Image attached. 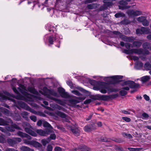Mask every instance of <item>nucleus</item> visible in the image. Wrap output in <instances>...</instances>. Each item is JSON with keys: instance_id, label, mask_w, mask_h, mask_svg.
<instances>
[{"instance_id": "nucleus-1", "label": "nucleus", "mask_w": 151, "mask_h": 151, "mask_svg": "<svg viewBox=\"0 0 151 151\" xmlns=\"http://www.w3.org/2000/svg\"><path fill=\"white\" fill-rule=\"evenodd\" d=\"M93 89L96 90H99L103 93H105L107 91L112 92L115 91L110 84L104 82L99 83L98 86H94Z\"/></svg>"}, {"instance_id": "nucleus-2", "label": "nucleus", "mask_w": 151, "mask_h": 151, "mask_svg": "<svg viewBox=\"0 0 151 151\" xmlns=\"http://www.w3.org/2000/svg\"><path fill=\"white\" fill-rule=\"evenodd\" d=\"M124 52L127 54H132L133 53L136 54L138 55L143 54L144 55H148L150 52L146 50H143L140 49H133L130 50H124Z\"/></svg>"}, {"instance_id": "nucleus-3", "label": "nucleus", "mask_w": 151, "mask_h": 151, "mask_svg": "<svg viewBox=\"0 0 151 151\" xmlns=\"http://www.w3.org/2000/svg\"><path fill=\"white\" fill-rule=\"evenodd\" d=\"M22 126L25 131L30 135L33 137L37 136V134L33 130V128L31 125L27 122H24Z\"/></svg>"}, {"instance_id": "nucleus-4", "label": "nucleus", "mask_w": 151, "mask_h": 151, "mask_svg": "<svg viewBox=\"0 0 151 151\" xmlns=\"http://www.w3.org/2000/svg\"><path fill=\"white\" fill-rule=\"evenodd\" d=\"M43 92H42L41 91H39L40 93L45 96H46L47 98L50 99L48 97V96L52 97L50 95L58 97V95L55 91L53 90H49L46 87H45L43 88Z\"/></svg>"}, {"instance_id": "nucleus-5", "label": "nucleus", "mask_w": 151, "mask_h": 151, "mask_svg": "<svg viewBox=\"0 0 151 151\" xmlns=\"http://www.w3.org/2000/svg\"><path fill=\"white\" fill-rule=\"evenodd\" d=\"M17 135L22 137H26L27 139H24L23 141L24 143L27 145H31L32 140H30L31 139L32 137L28 134L23 133L20 131H19L17 133Z\"/></svg>"}, {"instance_id": "nucleus-6", "label": "nucleus", "mask_w": 151, "mask_h": 151, "mask_svg": "<svg viewBox=\"0 0 151 151\" xmlns=\"http://www.w3.org/2000/svg\"><path fill=\"white\" fill-rule=\"evenodd\" d=\"M123 85H127L130 88L137 89L140 87L139 84L136 83L132 81H127L124 82Z\"/></svg>"}, {"instance_id": "nucleus-7", "label": "nucleus", "mask_w": 151, "mask_h": 151, "mask_svg": "<svg viewBox=\"0 0 151 151\" xmlns=\"http://www.w3.org/2000/svg\"><path fill=\"white\" fill-rule=\"evenodd\" d=\"M126 13L129 17H134L139 16L141 15L142 13V12L140 11L135 10L133 9L128 10Z\"/></svg>"}, {"instance_id": "nucleus-8", "label": "nucleus", "mask_w": 151, "mask_h": 151, "mask_svg": "<svg viewBox=\"0 0 151 151\" xmlns=\"http://www.w3.org/2000/svg\"><path fill=\"white\" fill-rule=\"evenodd\" d=\"M150 29L148 27H143L139 29H137L136 30V33L138 35L148 34L150 32Z\"/></svg>"}, {"instance_id": "nucleus-9", "label": "nucleus", "mask_w": 151, "mask_h": 151, "mask_svg": "<svg viewBox=\"0 0 151 151\" xmlns=\"http://www.w3.org/2000/svg\"><path fill=\"white\" fill-rule=\"evenodd\" d=\"M62 36L61 35H59L58 34L55 33L54 35H52L49 36L48 37V42L50 44H53L55 40H57L59 39H62Z\"/></svg>"}, {"instance_id": "nucleus-10", "label": "nucleus", "mask_w": 151, "mask_h": 151, "mask_svg": "<svg viewBox=\"0 0 151 151\" xmlns=\"http://www.w3.org/2000/svg\"><path fill=\"white\" fill-rule=\"evenodd\" d=\"M67 127L68 129L70 130L73 134L75 136H78L80 135V131L76 126H72L68 125Z\"/></svg>"}, {"instance_id": "nucleus-11", "label": "nucleus", "mask_w": 151, "mask_h": 151, "mask_svg": "<svg viewBox=\"0 0 151 151\" xmlns=\"http://www.w3.org/2000/svg\"><path fill=\"white\" fill-rule=\"evenodd\" d=\"M19 87L18 88V89L19 90L22 94L25 96H30L32 97L33 96L29 94L27 91V90L26 89V87L24 85L19 84Z\"/></svg>"}, {"instance_id": "nucleus-12", "label": "nucleus", "mask_w": 151, "mask_h": 151, "mask_svg": "<svg viewBox=\"0 0 151 151\" xmlns=\"http://www.w3.org/2000/svg\"><path fill=\"white\" fill-rule=\"evenodd\" d=\"M18 102L20 106L22 108H23L29 111L32 113L34 114H36V112L35 111L32 109L31 108L26 105L24 102L21 101H18Z\"/></svg>"}, {"instance_id": "nucleus-13", "label": "nucleus", "mask_w": 151, "mask_h": 151, "mask_svg": "<svg viewBox=\"0 0 151 151\" xmlns=\"http://www.w3.org/2000/svg\"><path fill=\"white\" fill-rule=\"evenodd\" d=\"M76 99H71L69 100V103L72 104H75L79 103L80 101L83 100L85 99L86 97L85 96L80 97H75Z\"/></svg>"}, {"instance_id": "nucleus-14", "label": "nucleus", "mask_w": 151, "mask_h": 151, "mask_svg": "<svg viewBox=\"0 0 151 151\" xmlns=\"http://www.w3.org/2000/svg\"><path fill=\"white\" fill-rule=\"evenodd\" d=\"M119 4L120 5L122 6H119V8L120 9L123 10L125 9H128L130 7V6H126L127 4V2L124 0H122L120 1L119 2Z\"/></svg>"}, {"instance_id": "nucleus-15", "label": "nucleus", "mask_w": 151, "mask_h": 151, "mask_svg": "<svg viewBox=\"0 0 151 151\" xmlns=\"http://www.w3.org/2000/svg\"><path fill=\"white\" fill-rule=\"evenodd\" d=\"M96 99L98 100L107 101L109 100L111 97L110 96L106 95L98 94L96 96Z\"/></svg>"}, {"instance_id": "nucleus-16", "label": "nucleus", "mask_w": 151, "mask_h": 151, "mask_svg": "<svg viewBox=\"0 0 151 151\" xmlns=\"http://www.w3.org/2000/svg\"><path fill=\"white\" fill-rule=\"evenodd\" d=\"M6 129L10 132H14L15 131L14 129H21V128L16 124H14L11 126H7L6 127Z\"/></svg>"}, {"instance_id": "nucleus-17", "label": "nucleus", "mask_w": 151, "mask_h": 151, "mask_svg": "<svg viewBox=\"0 0 151 151\" xmlns=\"http://www.w3.org/2000/svg\"><path fill=\"white\" fill-rule=\"evenodd\" d=\"M36 132L40 135L44 136L49 134V132L47 130H43L42 129H37Z\"/></svg>"}, {"instance_id": "nucleus-18", "label": "nucleus", "mask_w": 151, "mask_h": 151, "mask_svg": "<svg viewBox=\"0 0 151 151\" xmlns=\"http://www.w3.org/2000/svg\"><path fill=\"white\" fill-rule=\"evenodd\" d=\"M96 127L94 125L91 124L88 125L84 127V130L86 132H88L95 129Z\"/></svg>"}, {"instance_id": "nucleus-19", "label": "nucleus", "mask_w": 151, "mask_h": 151, "mask_svg": "<svg viewBox=\"0 0 151 151\" xmlns=\"http://www.w3.org/2000/svg\"><path fill=\"white\" fill-rule=\"evenodd\" d=\"M50 106L54 109H58L59 110H62L65 111V109L63 107L56 104H50Z\"/></svg>"}, {"instance_id": "nucleus-20", "label": "nucleus", "mask_w": 151, "mask_h": 151, "mask_svg": "<svg viewBox=\"0 0 151 151\" xmlns=\"http://www.w3.org/2000/svg\"><path fill=\"white\" fill-rule=\"evenodd\" d=\"M50 100H52L55 102L56 103L60 104V105L64 106L65 105V103L64 102L61 101V100L56 98H54L53 97H50V96H48Z\"/></svg>"}, {"instance_id": "nucleus-21", "label": "nucleus", "mask_w": 151, "mask_h": 151, "mask_svg": "<svg viewBox=\"0 0 151 151\" xmlns=\"http://www.w3.org/2000/svg\"><path fill=\"white\" fill-rule=\"evenodd\" d=\"M120 37L122 40L126 42H132L134 41V40L132 37H128L124 35H121Z\"/></svg>"}, {"instance_id": "nucleus-22", "label": "nucleus", "mask_w": 151, "mask_h": 151, "mask_svg": "<svg viewBox=\"0 0 151 151\" xmlns=\"http://www.w3.org/2000/svg\"><path fill=\"white\" fill-rule=\"evenodd\" d=\"M27 91L35 94L38 95V92L34 87L32 86H29L28 87Z\"/></svg>"}, {"instance_id": "nucleus-23", "label": "nucleus", "mask_w": 151, "mask_h": 151, "mask_svg": "<svg viewBox=\"0 0 151 151\" xmlns=\"http://www.w3.org/2000/svg\"><path fill=\"white\" fill-rule=\"evenodd\" d=\"M46 28L48 31L51 32H55V31H56L55 28L53 26L50 24H48L46 26Z\"/></svg>"}, {"instance_id": "nucleus-24", "label": "nucleus", "mask_w": 151, "mask_h": 151, "mask_svg": "<svg viewBox=\"0 0 151 151\" xmlns=\"http://www.w3.org/2000/svg\"><path fill=\"white\" fill-rule=\"evenodd\" d=\"M31 145H32L36 148L41 147L42 146V145L40 144L38 142L33 140H32Z\"/></svg>"}, {"instance_id": "nucleus-25", "label": "nucleus", "mask_w": 151, "mask_h": 151, "mask_svg": "<svg viewBox=\"0 0 151 151\" xmlns=\"http://www.w3.org/2000/svg\"><path fill=\"white\" fill-rule=\"evenodd\" d=\"M55 114L62 118H67V116L65 113L59 111H56L55 113Z\"/></svg>"}, {"instance_id": "nucleus-26", "label": "nucleus", "mask_w": 151, "mask_h": 151, "mask_svg": "<svg viewBox=\"0 0 151 151\" xmlns=\"http://www.w3.org/2000/svg\"><path fill=\"white\" fill-rule=\"evenodd\" d=\"M150 78L149 76H146L142 77L141 78V80L142 83H144L149 81Z\"/></svg>"}, {"instance_id": "nucleus-27", "label": "nucleus", "mask_w": 151, "mask_h": 151, "mask_svg": "<svg viewBox=\"0 0 151 151\" xmlns=\"http://www.w3.org/2000/svg\"><path fill=\"white\" fill-rule=\"evenodd\" d=\"M8 142L10 146L13 147L16 144V142H15L14 139H8Z\"/></svg>"}, {"instance_id": "nucleus-28", "label": "nucleus", "mask_w": 151, "mask_h": 151, "mask_svg": "<svg viewBox=\"0 0 151 151\" xmlns=\"http://www.w3.org/2000/svg\"><path fill=\"white\" fill-rule=\"evenodd\" d=\"M114 1L115 0H104L103 2L106 5L109 6L112 5Z\"/></svg>"}, {"instance_id": "nucleus-29", "label": "nucleus", "mask_w": 151, "mask_h": 151, "mask_svg": "<svg viewBox=\"0 0 151 151\" xmlns=\"http://www.w3.org/2000/svg\"><path fill=\"white\" fill-rule=\"evenodd\" d=\"M144 67L146 70H151V65L148 62H147L145 63Z\"/></svg>"}, {"instance_id": "nucleus-30", "label": "nucleus", "mask_w": 151, "mask_h": 151, "mask_svg": "<svg viewBox=\"0 0 151 151\" xmlns=\"http://www.w3.org/2000/svg\"><path fill=\"white\" fill-rule=\"evenodd\" d=\"M125 16V14L124 13L121 12L117 13L115 15V17L116 18L124 17Z\"/></svg>"}, {"instance_id": "nucleus-31", "label": "nucleus", "mask_w": 151, "mask_h": 151, "mask_svg": "<svg viewBox=\"0 0 151 151\" xmlns=\"http://www.w3.org/2000/svg\"><path fill=\"white\" fill-rule=\"evenodd\" d=\"M142 44V42L139 41H135L133 43V46L136 47H140Z\"/></svg>"}, {"instance_id": "nucleus-32", "label": "nucleus", "mask_w": 151, "mask_h": 151, "mask_svg": "<svg viewBox=\"0 0 151 151\" xmlns=\"http://www.w3.org/2000/svg\"><path fill=\"white\" fill-rule=\"evenodd\" d=\"M43 126L45 127L49 128L50 129L52 128V127L51 125L45 121H43Z\"/></svg>"}, {"instance_id": "nucleus-33", "label": "nucleus", "mask_w": 151, "mask_h": 151, "mask_svg": "<svg viewBox=\"0 0 151 151\" xmlns=\"http://www.w3.org/2000/svg\"><path fill=\"white\" fill-rule=\"evenodd\" d=\"M20 149L22 151H30L31 150V149L29 147L24 146H22Z\"/></svg>"}, {"instance_id": "nucleus-34", "label": "nucleus", "mask_w": 151, "mask_h": 151, "mask_svg": "<svg viewBox=\"0 0 151 151\" xmlns=\"http://www.w3.org/2000/svg\"><path fill=\"white\" fill-rule=\"evenodd\" d=\"M150 43L146 42L144 43L142 45L144 49H149L150 47Z\"/></svg>"}, {"instance_id": "nucleus-35", "label": "nucleus", "mask_w": 151, "mask_h": 151, "mask_svg": "<svg viewBox=\"0 0 151 151\" xmlns=\"http://www.w3.org/2000/svg\"><path fill=\"white\" fill-rule=\"evenodd\" d=\"M60 96L62 97L65 98H68L70 97L69 94L65 91L61 94Z\"/></svg>"}, {"instance_id": "nucleus-36", "label": "nucleus", "mask_w": 151, "mask_h": 151, "mask_svg": "<svg viewBox=\"0 0 151 151\" xmlns=\"http://www.w3.org/2000/svg\"><path fill=\"white\" fill-rule=\"evenodd\" d=\"M96 4H92L88 5L87 8L89 9H93L96 8Z\"/></svg>"}, {"instance_id": "nucleus-37", "label": "nucleus", "mask_w": 151, "mask_h": 151, "mask_svg": "<svg viewBox=\"0 0 151 151\" xmlns=\"http://www.w3.org/2000/svg\"><path fill=\"white\" fill-rule=\"evenodd\" d=\"M109 78H111L112 79L116 80V79H122V76H114L110 77H109Z\"/></svg>"}, {"instance_id": "nucleus-38", "label": "nucleus", "mask_w": 151, "mask_h": 151, "mask_svg": "<svg viewBox=\"0 0 151 151\" xmlns=\"http://www.w3.org/2000/svg\"><path fill=\"white\" fill-rule=\"evenodd\" d=\"M50 139L49 138H48L47 139H43L42 140V143L43 145L44 146L46 145L49 142H50Z\"/></svg>"}, {"instance_id": "nucleus-39", "label": "nucleus", "mask_w": 151, "mask_h": 151, "mask_svg": "<svg viewBox=\"0 0 151 151\" xmlns=\"http://www.w3.org/2000/svg\"><path fill=\"white\" fill-rule=\"evenodd\" d=\"M146 17L144 16H141L137 18V20L138 22H142L144 20H145Z\"/></svg>"}, {"instance_id": "nucleus-40", "label": "nucleus", "mask_w": 151, "mask_h": 151, "mask_svg": "<svg viewBox=\"0 0 151 151\" xmlns=\"http://www.w3.org/2000/svg\"><path fill=\"white\" fill-rule=\"evenodd\" d=\"M7 124V122L5 121L4 119H0V125H5Z\"/></svg>"}, {"instance_id": "nucleus-41", "label": "nucleus", "mask_w": 151, "mask_h": 151, "mask_svg": "<svg viewBox=\"0 0 151 151\" xmlns=\"http://www.w3.org/2000/svg\"><path fill=\"white\" fill-rule=\"evenodd\" d=\"M142 24L145 26H147L149 24V22L146 19V18H145V20L143 21L142 22Z\"/></svg>"}, {"instance_id": "nucleus-42", "label": "nucleus", "mask_w": 151, "mask_h": 151, "mask_svg": "<svg viewBox=\"0 0 151 151\" xmlns=\"http://www.w3.org/2000/svg\"><path fill=\"white\" fill-rule=\"evenodd\" d=\"M128 149L130 151H138L141 149L140 148H134L129 147L128 148Z\"/></svg>"}, {"instance_id": "nucleus-43", "label": "nucleus", "mask_w": 151, "mask_h": 151, "mask_svg": "<svg viewBox=\"0 0 151 151\" xmlns=\"http://www.w3.org/2000/svg\"><path fill=\"white\" fill-rule=\"evenodd\" d=\"M21 116L23 117L26 118L28 115V113L26 111L22 112L21 114Z\"/></svg>"}, {"instance_id": "nucleus-44", "label": "nucleus", "mask_w": 151, "mask_h": 151, "mask_svg": "<svg viewBox=\"0 0 151 151\" xmlns=\"http://www.w3.org/2000/svg\"><path fill=\"white\" fill-rule=\"evenodd\" d=\"M58 91L60 95H61L65 91V90L62 88H58Z\"/></svg>"}, {"instance_id": "nucleus-45", "label": "nucleus", "mask_w": 151, "mask_h": 151, "mask_svg": "<svg viewBox=\"0 0 151 151\" xmlns=\"http://www.w3.org/2000/svg\"><path fill=\"white\" fill-rule=\"evenodd\" d=\"M71 92L72 93L77 96H80L81 95V94L77 90H73Z\"/></svg>"}, {"instance_id": "nucleus-46", "label": "nucleus", "mask_w": 151, "mask_h": 151, "mask_svg": "<svg viewBox=\"0 0 151 151\" xmlns=\"http://www.w3.org/2000/svg\"><path fill=\"white\" fill-rule=\"evenodd\" d=\"M123 135L125 137L128 138L129 139H131L132 138V136L130 134H128L126 133H123Z\"/></svg>"}, {"instance_id": "nucleus-47", "label": "nucleus", "mask_w": 151, "mask_h": 151, "mask_svg": "<svg viewBox=\"0 0 151 151\" xmlns=\"http://www.w3.org/2000/svg\"><path fill=\"white\" fill-rule=\"evenodd\" d=\"M127 93V92L126 91L124 90H122L120 91V94L122 96H124L126 95Z\"/></svg>"}, {"instance_id": "nucleus-48", "label": "nucleus", "mask_w": 151, "mask_h": 151, "mask_svg": "<svg viewBox=\"0 0 151 151\" xmlns=\"http://www.w3.org/2000/svg\"><path fill=\"white\" fill-rule=\"evenodd\" d=\"M122 119L127 122H129L131 121L129 117H123Z\"/></svg>"}, {"instance_id": "nucleus-49", "label": "nucleus", "mask_w": 151, "mask_h": 151, "mask_svg": "<svg viewBox=\"0 0 151 151\" xmlns=\"http://www.w3.org/2000/svg\"><path fill=\"white\" fill-rule=\"evenodd\" d=\"M136 64L137 66L139 67H142L143 65V63L140 61H137L136 62Z\"/></svg>"}, {"instance_id": "nucleus-50", "label": "nucleus", "mask_w": 151, "mask_h": 151, "mask_svg": "<svg viewBox=\"0 0 151 151\" xmlns=\"http://www.w3.org/2000/svg\"><path fill=\"white\" fill-rule=\"evenodd\" d=\"M125 46L126 48L129 49L130 48L131 44L128 43H126L125 44Z\"/></svg>"}, {"instance_id": "nucleus-51", "label": "nucleus", "mask_w": 151, "mask_h": 151, "mask_svg": "<svg viewBox=\"0 0 151 151\" xmlns=\"http://www.w3.org/2000/svg\"><path fill=\"white\" fill-rule=\"evenodd\" d=\"M52 147L51 145H49L47 147V151H52Z\"/></svg>"}, {"instance_id": "nucleus-52", "label": "nucleus", "mask_w": 151, "mask_h": 151, "mask_svg": "<svg viewBox=\"0 0 151 151\" xmlns=\"http://www.w3.org/2000/svg\"><path fill=\"white\" fill-rule=\"evenodd\" d=\"M131 59L134 61L137 60L139 59L138 57L135 56H132L131 57Z\"/></svg>"}, {"instance_id": "nucleus-53", "label": "nucleus", "mask_w": 151, "mask_h": 151, "mask_svg": "<svg viewBox=\"0 0 151 151\" xmlns=\"http://www.w3.org/2000/svg\"><path fill=\"white\" fill-rule=\"evenodd\" d=\"M30 119L34 122H35L37 121L36 117L34 116H30Z\"/></svg>"}, {"instance_id": "nucleus-54", "label": "nucleus", "mask_w": 151, "mask_h": 151, "mask_svg": "<svg viewBox=\"0 0 151 151\" xmlns=\"http://www.w3.org/2000/svg\"><path fill=\"white\" fill-rule=\"evenodd\" d=\"M56 138V136L54 134H52L50 135V138L52 139H55Z\"/></svg>"}, {"instance_id": "nucleus-55", "label": "nucleus", "mask_w": 151, "mask_h": 151, "mask_svg": "<svg viewBox=\"0 0 151 151\" xmlns=\"http://www.w3.org/2000/svg\"><path fill=\"white\" fill-rule=\"evenodd\" d=\"M14 139L16 142V143L17 142H20L22 141L21 139L19 138H14Z\"/></svg>"}, {"instance_id": "nucleus-56", "label": "nucleus", "mask_w": 151, "mask_h": 151, "mask_svg": "<svg viewBox=\"0 0 151 151\" xmlns=\"http://www.w3.org/2000/svg\"><path fill=\"white\" fill-rule=\"evenodd\" d=\"M54 150L55 151H62L61 148L59 147H55Z\"/></svg>"}, {"instance_id": "nucleus-57", "label": "nucleus", "mask_w": 151, "mask_h": 151, "mask_svg": "<svg viewBox=\"0 0 151 151\" xmlns=\"http://www.w3.org/2000/svg\"><path fill=\"white\" fill-rule=\"evenodd\" d=\"M142 116L144 118H147L149 117L148 115L145 113H143L142 114Z\"/></svg>"}, {"instance_id": "nucleus-58", "label": "nucleus", "mask_w": 151, "mask_h": 151, "mask_svg": "<svg viewBox=\"0 0 151 151\" xmlns=\"http://www.w3.org/2000/svg\"><path fill=\"white\" fill-rule=\"evenodd\" d=\"M123 84H124V83H123ZM125 85H124V86ZM127 86V85H126ZM129 87L127 86H124V87H123L122 88V89L123 90H127V91H128L129 90Z\"/></svg>"}, {"instance_id": "nucleus-59", "label": "nucleus", "mask_w": 151, "mask_h": 151, "mask_svg": "<svg viewBox=\"0 0 151 151\" xmlns=\"http://www.w3.org/2000/svg\"><path fill=\"white\" fill-rule=\"evenodd\" d=\"M42 124H43V121L41 120H39L37 123V125L39 126H41Z\"/></svg>"}, {"instance_id": "nucleus-60", "label": "nucleus", "mask_w": 151, "mask_h": 151, "mask_svg": "<svg viewBox=\"0 0 151 151\" xmlns=\"http://www.w3.org/2000/svg\"><path fill=\"white\" fill-rule=\"evenodd\" d=\"M143 96L145 99L146 101H149L150 100V98L149 96L146 95V94H145Z\"/></svg>"}, {"instance_id": "nucleus-61", "label": "nucleus", "mask_w": 151, "mask_h": 151, "mask_svg": "<svg viewBox=\"0 0 151 151\" xmlns=\"http://www.w3.org/2000/svg\"><path fill=\"white\" fill-rule=\"evenodd\" d=\"M5 151H18L13 148H7L5 150Z\"/></svg>"}, {"instance_id": "nucleus-62", "label": "nucleus", "mask_w": 151, "mask_h": 151, "mask_svg": "<svg viewBox=\"0 0 151 151\" xmlns=\"http://www.w3.org/2000/svg\"><path fill=\"white\" fill-rule=\"evenodd\" d=\"M91 101V99H88L86 100L84 102V104H86L88 103H89Z\"/></svg>"}, {"instance_id": "nucleus-63", "label": "nucleus", "mask_w": 151, "mask_h": 151, "mask_svg": "<svg viewBox=\"0 0 151 151\" xmlns=\"http://www.w3.org/2000/svg\"><path fill=\"white\" fill-rule=\"evenodd\" d=\"M13 90L14 92L17 94H18L19 93L18 91L17 90V89L15 87L13 88Z\"/></svg>"}, {"instance_id": "nucleus-64", "label": "nucleus", "mask_w": 151, "mask_h": 151, "mask_svg": "<svg viewBox=\"0 0 151 151\" xmlns=\"http://www.w3.org/2000/svg\"><path fill=\"white\" fill-rule=\"evenodd\" d=\"M67 84L71 88L72 86V83L70 81H67Z\"/></svg>"}]
</instances>
